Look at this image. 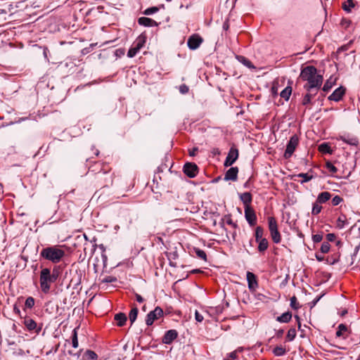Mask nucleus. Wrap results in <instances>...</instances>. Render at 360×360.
<instances>
[{
  "mask_svg": "<svg viewBox=\"0 0 360 360\" xmlns=\"http://www.w3.org/2000/svg\"><path fill=\"white\" fill-rule=\"evenodd\" d=\"M146 43V37L143 35H140L132 46L129 49L127 53V56L129 58H133L134 57L136 53L142 49V47L144 46Z\"/></svg>",
  "mask_w": 360,
  "mask_h": 360,
  "instance_id": "obj_7",
  "label": "nucleus"
},
{
  "mask_svg": "<svg viewBox=\"0 0 360 360\" xmlns=\"http://www.w3.org/2000/svg\"><path fill=\"white\" fill-rule=\"evenodd\" d=\"M268 224H269V231H274L275 230H278V225L276 220L274 217H270L268 218Z\"/></svg>",
  "mask_w": 360,
  "mask_h": 360,
  "instance_id": "obj_30",
  "label": "nucleus"
},
{
  "mask_svg": "<svg viewBox=\"0 0 360 360\" xmlns=\"http://www.w3.org/2000/svg\"><path fill=\"white\" fill-rule=\"evenodd\" d=\"M296 334V330L294 328H291L290 329H289L286 335L287 341H292L295 338Z\"/></svg>",
  "mask_w": 360,
  "mask_h": 360,
  "instance_id": "obj_40",
  "label": "nucleus"
},
{
  "mask_svg": "<svg viewBox=\"0 0 360 360\" xmlns=\"http://www.w3.org/2000/svg\"><path fill=\"white\" fill-rule=\"evenodd\" d=\"M284 333V330L280 329L276 331V336L277 338H281Z\"/></svg>",
  "mask_w": 360,
  "mask_h": 360,
  "instance_id": "obj_58",
  "label": "nucleus"
},
{
  "mask_svg": "<svg viewBox=\"0 0 360 360\" xmlns=\"http://www.w3.org/2000/svg\"><path fill=\"white\" fill-rule=\"evenodd\" d=\"M323 239L322 234H315L312 236L313 242L315 243H320Z\"/></svg>",
  "mask_w": 360,
  "mask_h": 360,
  "instance_id": "obj_52",
  "label": "nucleus"
},
{
  "mask_svg": "<svg viewBox=\"0 0 360 360\" xmlns=\"http://www.w3.org/2000/svg\"><path fill=\"white\" fill-rule=\"evenodd\" d=\"M336 236L334 233H328L326 235V239L328 242H333L335 240Z\"/></svg>",
  "mask_w": 360,
  "mask_h": 360,
  "instance_id": "obj_53",
  "label": "nucleus"
},
{
  "mask_svg": "<svg viewBox=\"0 0 360 360\" xmlns=\"http://www.w3.org/2000/svg\"><path fill=\"white\" fill-rule=\"evenodd\" d=\"M319 202H317L316 201L313 204L312 210H311V214L313 215H317L319 214L321 210L322 207L319 205Z\"/></svg>",
  "mask_w": 360,
  "mask_h": 360,
  "instance_id": "obj_42",
  "label": "nucleus"
},
{
  "mask_svg": "<svg viewBox=\"0 0 360 360\" xmlns=\"http://www.w3.org/2000/svg\"><path fill=\"white\" fill-rule=\"evenodd\" d=\"M331 198V194L328 191L321 192L319 194L316 202L320 204L325 203Z\"/></svg>",
  "mask_w": 360,
  "mask_h": 360,
  "instance_id": "obj_22",
  "label": "nucleus"
},
{
  "mask_svg": "<svg viewBox=\"0 0 360 360\" xmlns=\"http://www.w3.org/2000/svg\"><path fill=\"white\" fill-rule=\"evenodd\" d=\"M355 4L354 3V0H347L342 4V8L347 13L351 11V8H354Z\"/></svg>",
  "mask_w": 360,
  "mask_h": 360,
  "instance_id": "obj_36",
  "label": "nucleus"
},
{
  "mask_svg": "<svg viewBox=\"0 0 360 360\" xmlns=\"http://www.w3.org/2000/svg\"><path fill=\"white\" fill-rule=\"evenodd\" d=\"M292 93V87L290 86H286L280 94L281 98L285 101H288Z\"/></svg>",
  "mask_w": 360,
  "mask_h": 360,
  "instance_id": "obj_29",
  "label": "nucleus"
},
{
  "mask_svg": "<svg viewBox=\"0 0 360 360\" xmlns=\"http://www.w3.org/2000/svg\"><path fill=\"white\" fill-rule=\"evenodd\" d=\"M159 11V8L156 6H153V7H150V8H148L147 9H146L143 12V13L145 15H152L156 12H158Z\"/></svg>",
  "mask_w": 360,
  "mask_h": 360,
  "instance_id": "obj_45",
  "label": "nucleus"
},
{
  "mask_svg": "<svg viewBox=\"0 0 360 360\" xmlns=\"http://www.w3.org/2000/svg\"><path fill=\"white\" fill-rule=\"evenodd\" d=\"M237 358V353L236 351L232 352L229 354V358L224 360H234Z\"/></svg>",
  "mask_w": 360,
  "mask_h": 360,
  "instance_id": "obj_55",
  "label": "nucleus"
},
{
  "mask_svg": "<svg viewBox=\"0 0 360 360\" xmlns=\"http://www.w3.org/2000/svg\"><path fill=\"white\" fill-rule=\"evenodd\" d=\"M114 319L117 321V325L120 327L123 326L127 320L126 314L122 312L116 314Z\"/></svg>",
  "mask_w": 360,
  "mask_h": 360,
  "instance_id": "obj_21",
  "label": "nucleus"
},
{
  "mask_svg": "<svg viewBox=\"0 0 360 360\" xmlns=\"http://www.w3.org/2000/svg\"><path fill=\"white\" fill-rule=\"evenodd\" d=\"M347 314V309H345V310H343V311L341 312L340 316H345V314Z\"/></svg>",
  "mask_w": 360,
  "mask_h": 360,
  "instance_id": "obj_64",
  "label": "nucleus"
},
{
  "mask_svg": "<svg viewBox=\"0 0 360 360\" xmlns=\"http://www.w3.org/2000/svg\"><path fill=\"white\" fill-rule=\"evenodd\" d=\"M339 140L353 146H358L359 143L356 136L350 134L340 136Z\"/></svg>",
  "mask_w": 360,
  "mask_h": 360,
  "instance_id": "obj_16",
  "label": "nucleus"
},
{
  "mask_svg": "<svg viewBox=\"0 0 360 360\" xmlns=\"http://www.w3.org/2000/svg\"><path fill=\"white\" fill-rule=\"evenodd\" d=\"M109 170H111V167L108 164L100 161L94 162L92 165H89L86 176L89 178L104 171Z\"/></svg>",
  "mask_w": 360,
  "mask_h": 360,
  "instance_id": "obj_5",
  "label": "nucleus"
},
{
  "mask_svg": "<svg viewBox=\"0 0 360 360\" xmlns=\"http://www.w3.org/2000/svg\"><path fill=\"white\" fill-rule=\"evenodd\" d=\"M359 250V245L356 246L353 255L355 256Z\"/></svg>",
  "mask_w": 360,
  "mask_h": 360,
  "instance_id": "obj_62",
  "label": "nucleus"
},
{
  "mask_svg": "<svg viewBox=\"0 0 360 360\" xmlns=\"http://www.w3.org/2000/svg\"><path fill=\"white\" fill-rule=\"evenodd\" d=\"M238 155V148L235 146H231L224 161V167L231 166L237 160Z\"/></svg>",
  "mask_w": 360,
  "mask_h": 360,
  "instance_id": "obj_9",
  "label": "nucleus"
},
{
  "mask_svg": "<svg viewBox=\"0 0 360 360\" xmlns=\"http://www.w3.org/2000/svg\"><path fill=\"white\" fill-rule=\"evenodd\" d=\"M178 337V333L176 330H167L164 336L162 337V342L164 344L169 345L171 344L175 339Z\"/></svg>",
  "mask_w": 360,
  "mask_h": 360,
  "instance_id": "obj_14",
  "label": "nucleus"
},
{
  "mask_svg": "<svg viewBox=\"0 0 360 360\" xmlns=\"http://www.w3.org/2000/svg\"><path fill=\"white\" fill-rule=\"evenodd\" d=\"M246 278L250 290L252 292L255 291L258 287V282L256 276L253 273L248 271Z\"/></svg>",
  "mask_w": 360,
  "mask_h": 360,
  "instance_id": "obj_13",
  "label": "nucleus"
},
{
  "mask_svg": "<svg viewBox=\"0 0 360 360\" xmlns=\"http://www.w3.org/2000/svg\"><path fill=\"white\" fill-rule=\"evenodd\" d=\"M163 316V310L160 307H156L154 310L150 311L146 319V323L147 326H151L155 320H158Z\"/></svg>",
  "mask_w": 360,
  "mask_h": 360,
  "instance_id": "obj_8",
  "label": "nucleus"
},
{
  "mask_svg": "<svg viewBox=\"0 0 360 360\" xmlns=\"http://www.w3.org/2000/svg\"><path fill=\"white\" fill-rule=\"evenodd\" d=\"M297 176L303 178V179L300 181L302 184L305 182H308L313 179V176L309 175L307 173H300L297 175Z\"/></svg>",
  "mask_w": 360,
  "mask_h": 360,
  "instance_id": "obj_43",
  "label": "nucleus"
},
{
  "mask_svg": "<svg viewBox=\"0 0 360 360\" xmlns=\"http://www.w3.org/2000/svg\"><path fill=\"white\" fill-rule=\"evenodd\" d=\"M138 22L140 25H143L144 27H156L158 25V23L156 21L147 17L139 18L138 19Z\"/></svg>",
  "mask_w": 360,
  "mask_h": 360,
  "instance_id": "obj_19",
  "label": "nucleus"
},
{
  "mask_svg": "<svg viewBox=\"0 0 360 360\" xmlns=\"http://www.w3.org/2000/svg\"><path fill=\"white\" fill-rule=\"evenodd\" d=\"M245 217L251 226L256 224L257 216L255 210L251 207V206H246V207H245Z\"/></svg>",
  "mask_w": 360,
  "mask_h": 360,
  "instance_id": "obj_12",
  "label": "nucleus"
},
{
  "mask_svg": "<svg viewBox=\"0 0 360 360\" xmlns=\"http://www.w3.org/2000/svg\"><path fill=\"white\" fill-rule=\"evenodd\" d=\"M258 243V251L259 252H265L269 247V242L266 238H264L263 240H260V241L257 242Z\"/></svg>",
  "mask_w": 360,
  "mask_h": 360,
  "instance_id": "obj_26",
  "label": "nucleus"
},
{
  "mask_svg": "<svg viewBox=\"0 0 360 360\" xmlns=\"http://www.w3.org/2000/svg\"><path fill=\"white\" fill-rule=\"evenodd\" d=\"M263 234H264L263 228L261 226H257L255 229V240L257 243L258 241H260V240H263L264 238H263Z\"/></svg>",
  "mask_w": 360,
  "mask_h": 360,
  "instance_id": "obj_31",
  "label": "nucleus"
},
{
  "mask_svg": "<svg viewBox=\"0 0 360 360\" xmlns=\"http://www.w3.org/2000/svg\"><path fill=\"white\" fill-rule=\"evenodd\" d=\"M295 318L296 321H297L298 329H300V328H301L300 318L298 315H295Z\"/></svg>",
  "mask_w": 360,
  "mask_h": 360,
  "instance_id": "obj_59",
  "label": "nucleus"
},
{
  "mask_svg": "<svg viewBox=\"0 0 360 360\" xmlns=\"http://www.w3.org/2000/svg\"><path fill=\"white\" fill-rule=\"evenodd\" d=\"M345 94V88L340 86L336 89L329 96L328 100L334 101L335 102L340 101Z\"/></svg>",
  "mask_w": 360,
  "mask_h": 360,
  "instance_id": "obj_15",
  "label": "nucleus"
},
{
  "mask_svg": "<svg viewBox=\"0 0 360 360\" xmlns=\"http://www.w3.org/2000/svg\"><path fill=\"white\" fill-rule=\"evenodd\" d=\"M226 223L235 228L237 226L236 224L233 221L230 217H229L228 219H226Z\"/></svg>",
  "mask_w": 360,
  "mask_h": 360,
  "instance_id": "obj_56",
  "label": "nucleus"
},
{
  "mask_svg": "<svg viewBox=\"0 0 360 360\" xmlns=\"http://www.w3.org/2000/svg\"><path fill=\"white\" fill-rule=\"evenodd\" d=\"M136 300L138 302L142 303L144 300L143 298L138 293H135Z\"/></svg>",
  "mask_w": 360,
  "mask_h": 360,
  "instance_id": "obj_57",
  "label": "nucleus"
},
{
  "mask_svg": "<svg viewBox=\"0 0 360 360\" xmlns=\"http://www.w3.org/2000/svg\"><path fill=\"white\" fill-rule=\"evenodd\" d=\"M34 305V299L32 297H28L25 302V306L27 308L32 309Z\"/></svg>",
  "mask_w": 360,
  "mask_h": 360,
  "instance_id": "obj_44",
  "label": "nucleus"
},
{
  "mask_svg": "<svg viewBox=\"0 0 360 360\" xmlns=\"http://www.w3.org/2000/svg\"><path fill=\"white\" fill-rule=\"evenodd\" d=\"M317 69L313 65H308L301 70L300 78L307 82L304 89L307 91H314L319 89L322 85L323 75L318 74Z\"/></svg>",
  "mask_w": 360,
  "mask_h": 360,
  "instance_id": "obj_1",
  "label": "nucleus"
},
{
  "mask_svg": "<svg viewBox=\"0 0 360 360\" xmlns=\"http://www.w3.org/2000/svg\"><path fill=\"white\" fill-rule=\"evenodd\" d=\"M286 353V349L282 346H276L273 349V354L276 356H281L285 355Z\"/></svg>",
  "mask_w": 360,
  "mask_h": 360,
  "instance_id": "obj_33",
  "label": "nucleus"
},
{
  "mask_svg": "<svg viewBox=\"0 0 360 360\" xmlns=\"http://www.w3.org/2000/svg\"><path fill=\"white\" fill-rule=\"evenodd\" d=\"M271 237L272 238V240L275 243H279L281 240V236L278 231V230H275L274 231L270 232Z\"/></svg>",
  "mask_w": 360,
  "mask_h": 360,
  "instance_id": "obj_35",
  "label": "nucleus"
},
{
  "mask_svg": "<svg viewBox=\"0 0 360 360\" xmlns=\"http://www.w3.org/2000/svg\"><path fill=\"white\" fill-rule=\"evenodd\" d=\"M316 92L313 93V91H311V92L308 91L303 97L302 104L303 105L307 106L308 104H309L311 103V100L316 95Z\"/></svg>",
  "mask_w": 360,
  "mask_h": 360,
  "instance_id": "obj_27",
  "label": "nucleus"
},
{
  "mask_svg": "<svg viewBox=\"0 0 360 360\" xmlns=\"http://www.w3.org/2000/svg\"><path fill=\"white\" fill-rule=\"evenodd\" d=\"M138 312H139V310L136 307H134L130 311V312L129 314V319L131 322V324H133V323L136 321V319L137 318Z\"/></svg>",
  "mask_w": 360,
  "mask_h": 360,
  "instance_id": "obj_32",
  "label": "nucleus"
},
{
  "mask_svg": "<svg viewBox=\"0 0 360 360\" xmlns=\"http://www.w3.org/2000/svg\"><path fill=\"white\" fill-rule=\"evenodd\" d=\"M238 168L237 167H232L229 168L225 173L224 180L226 181H236L238 179Z\"/></svg>",
  "mask_w": 360,
  "mask_h": 360,
  "instance_id": "obj_17",
  "label": "nucleus"
},
{
  "mask_svg": "<svg viewBox=\"0 0 360 360\" xmlns=\"http://www.w3.org/2000/svg\"><path fill=\"white\" fill-rule=\"evenodd\" d=\"M194 252L198 258L207 262V255L204 250L199 248H194Z\"/></svg>",
  "mask_w": 360,
  "mask_h": 360,
  "instance_id": "obj_37",
  "label": "nucleus"
},
{
  "mask_svg": "<svg viewBox=\"0 0 360 360\" xmlns=\"http://www.w3.org/2000/svg\"><path fill=\"white\" fill-rule=\"evenodd\" d=\"M203 42V39L198 34L190 36L187 41V45L191 50L197 49Z\"/></svg>",
  "mask_w": 360,
  "mask_h": 360,
  "instance_id": "obj_10",
  "label": "nucleus"
},
{
  "mask_svg": "<svg viewBox=\"0 0 360 360\" xmlns=\"http://www.w3.org/2000/svg\"><path fill=\"white\" fill-rule=\"evenodd\" d=\"M240 199L243 202L244 207H246V206H250L252 197L250 193L245 192L240 195Z\"/></svg>",
  "mask_w": 360,
  "mask_h": 360,
  "instance_id": "obj_20",
  "label": "nucleus"
},
{
  "mask_svg": "<svg viewBox=\"0 0 360 360\" xmlns=\"http://www.w3.org/2000/svg\"><path fill=\"white\" fill-rule=\"evenodd\" d=\"M336 82V79H333L332 77H330L328 79L326 80V82H325L323 88H322V90L325 92H328V91L330 90V89L333 87V86L335 84Z\"/></svg>",
  "mask_w": 360,
  "mask_h": 360,
  "instance_id": "obj_25",
  "label": "nucleus"
},
{
  "mask_svg": "<svg viewBox=\"0 0 360 360\" xmlns=\"http://www.w3.org/2000/svg\"><path fill=\"white\" fill-rule=\"evenodd\" d=\"M236 59L240 62L242 64H243L245 66H246L247 68H250V69H255L256 68L253 65V64L252 63V62L248 59L246 57L243 56H236Z\"/></svg>",
  "mask_w": 360,
  "mask_h": 360,
  "instance_id": "obj_24",
  "label": "nucleus"
},
{
  "mask_svg": "<svg viewBox=\"0 0 360 360\" xmlns=\"http://www.w3.org/2000/svg\"><path fill=\"white\" fill-rule=\"evenodd\" d=\"M184 172L189 178H193L198 173V167L193 162H186L184 166Z\"/></svg>",
  "mask_w": 360,
  "mask_h": 360,
  "instance_id": "obj_11",
  "label": "nucleus"
},
{
  "mask_svg": "<svg viewBox=\"0 0 360 360\" xmlns=\"http://www.w3.org/2000/svg\"><path fill=\"white\" fill-rule=\"evenodd\" d=\"M24 324L26 326V328H27V330L30 331L35 330V332L37 333H39V331L41 330V328H37V323L33 319H32L29 317L25 319Z\"/></svg>",
  "mask_w": 360,
  "mask_h": 360,
  "instance_id": "obj_18",
  "label": "nucleus"
},
{
  "mask_svg": "<svg viewBox=\"0 0 360 360\" xmlns=\"http://www.w3.org/2000/svg\"><path fill=\"white\" fill-rule=\"evenodd\" d=\"M326 167L332 173H336L338 171V169L330 162H327Z\"/></svg>",
  "mask_w": 360,
  "mask_h": 360,
  "instance_id": "obj_48",
  "label": "nucleus"
},
{
  "mask_svg": "<svg viewBox=\"0 0 360 360\" xmlns=\"http://www.w3.org/2000/svg\"><path fill=\"white\" fill-rule=\"evenodd\" d=\"M299 143V137L297 134L292 136L287 143L283 157L285 159H289L292 155Z\"/></svg>",
  "mask_w": 360,
  "mask_h": 360,
  "instance_id": "obj_6",
  "label": "nucleus"
},
{
  "mask_svg": "<svg viewBox=\"0 0 360 360\" xmlns=\"http://www.w3.org/2000/svg\"><path fill=\"white\" fill-rule=\"evenodd\" d=\"M40 288L41 291L47 294L51 289V284L56 282L53 276L51 275V270L48 268H44L40 272L39 276Z\"/></svg>",
  "mask_w": 360,
  "mask_h": 360,
  "instance_id": "obj_4",
  "label": "nucleus"
},
{
  "mask_svg": "<svg viewBox=\"0 0 360 360\" xmlns=\"http://www.w3.org/2000/svg\"><path fill=\"white\" fill-rule=\"evenodd\" d=\"M196 151H198V148H194L191 151L189 152V155L191 156H194L195 155Z\"/></svg>",
  "mask_w": 360,
  "mask_h": 360,
  "instance_id": "obj_60",
  "label": "nucleus"
},
{
  "mask_svg": "<svg viewBox=\"0 0 360 360\" xmlns=\"http://www.w3.org/2000/svg\"><path fill=\"white\" fill-rule=\"evenodd\" d=\"M89 184L94 188H105L112 184L113 174L111 170L104 171L89 178Z\"/></svg>",
  "mask_w": 360,
  "mask_h": 360,
  "instance_id": "obj_2",
  "label": "nucleus"
},
{
  "mask_svg": "<svg viewBox=\"0 0 360 360\" xmlns=\"http://www.w3.org/2000/svg\"><path fill=\"white\" fill-rule=\"evenodd\" d=\"M347 220L345 214H341L337 220V226L339 229H343L345 225L347 224Z\"/></svg>",
  "mask_w": 360,
  "mask_h": 360,
  "instance_id": "obj_34",
  "label": "nucleus"
},
{
  "mask_svg": "<svg viewBox=\"0 0 360 360\" xmlns=\"http://www.w3.org/2000/svg\"><path fill=\"white\" fill-rule=\"evenodd\" d=\"M13 311L17 314H20V313L19 308L16 305L14 306Z\"/></svg>",
  "mask_w": 360,
  "mask_h": 360,
  "instance_id": "obj_61",
  "label": "nucleus"
},
{
  "mask_svg": "<svg viewBox=\"0 0 360 360\" xmlns=\"http://www.w3.org/2000/svg\"><path fill=\"white\" fill-rule=\"evenodd\" d=\"M330 245L328 242H323L321 246V252L322 253H327L330 250Z\"/></svg>",
  "mask_w": 360,
  "mask_h": 360,
  "instance_id": "obj_46",
  "label": "nucleus"
},
{
  "mask_svg": "<svg viewBox=\"0 0 360 360\" xmlns=\"http://www.w3.org/2000/svg\"><path fill=\"white\" fill-rule=\"evenodd\" d=\"M319 150L322 153L332 154L333 150L328 143H323L319 146Z\"/></svg>",
  "mask_w": 360,
  "mask_h": 360,
  "instance_id": "obj_28",
  "label": "nucleus"
},
{
  "mask_svg": "<svg viewBox=\"0 0 360 360\" xmlns=\"http://www.w3.org/2000/svg\"><path fill=\"white\" fill-rule=\"evenodd\" d=\"M290 306L292 309L295 310H297L301 307L299 302H297V297L295 295L290 298Z\"/></svg>",
  "mask_w": 360,
  "mask_h": 360,
  "instance_id": "obj_41",
  "label": "nucleus"
},
{
  "mask_svg": "<svg viewBox=\"0 0 360 360\" xmlns=\"http://www.w3.org/2000/svg\"><path fill=\"white\" fill-rule=\"evenodd\" d=\"M347 330V327L343 324L341 323L338 327V330L336 331L335 335L338 338H340L343 335V333Z\"/></svg>",
  "mask_w": 360,
  "mask_h": 360,
  "instance_id": "obj_39",
  "label": "nucleus"
},
{
  "mask_svg": "<svg viewBox=\"0 0 360 360\" xmlns=\"http://www.w3.org/2000/svg\"><path fill=\"white\" fill-rule=\"evenodd\" d=\"M179 90L181 94H187L188 92L189 88H188V86L186 84H181L179 86Z\"/></svg>",
  "mask_w": 360,
  "mask_h": 360,
  "instance_id": "obj_49",
  "label": "nucleus"
},
{
  "mask_svg": "<svg viewBox=\"0 0 360 360\" xmlns=\"http://www.w3.org/2000/svg\"><path fill=\"white\" fill-rule=\"evenodd\" d=\"M195 318L198 322H202L203 321V316L198 311H195Z\"/></svg>",
  "mask_w": 360,
  "mask_h": 360,
  "instance_id": "obj_54",
  "label": "nucleus"
},
{
  "mask_svg": "<svg viewBox=\"0 0 360 360\" xmlns=\"http://www.w3.org/2000/svg\"><path fill=\"white\" fill-rule=\"evenodd\" d=\"M343 201V198L340 195H335L332 199V204L334 206L338 205L340 202Z\"/></svg>",
  "mask_w": 360,
  "mask_h": 360,
  "instance_id": "obj_47",
  "label": "nucleus"
},
{
  "mask_svg": "<svg viewBox=\"0 0 360 360\" xmlns=\"http://www.w3.org/2000/svg\"><path fill=\"white\" fill-rule=\"evenodd\" d=\"M292 313L290 311H286L282 314L281 316H277L276 320L280 323H289L292 319Z\"/></svg>",
  "mask_w": 360,
  "mask_h": 360,
  "instance_id": "obj_23",
  "label": "nucleus"
},
{
  "mask_svg": "<svg viewBox=\"0 0 360 360\" xmlns=\"http://www.w3.org/2000/svg\"><path fill=\"white\" fill-rule=\"evenodd\" d=\"M117 281L116 277L112 276H107L103 279V283H114Z\"/></svg>",
  "mask_w": 360,
  "mask_h": 360,
  "instance_id": "obj_51",
  "label": "nucleus"
},
{
  "mask_svg": "<svg viewBox=\"0 0 360 360\" xmlns=\"http://www.w3.org/2000/svg\"><path fill=\"white\" fill-rule=\"evenodd\" d=\"M59 274H60V272H59V269L58 267H54L52 271H51V275L52 276H53V278L55 279L56 281L58 278Z\"/></svg>",
  "mask_w": 360,
  "mask_h": 360,
  "instance_id": "obj_50",
  "label": "nucleus"
},
{
  "mask_svg": "<svg viewBox=\"0 0 360 360\" xmlns=\"http://www.w3.org/2000/svg\"><path fill=\"white\" fill-rule=\"evenodd\" d=\"M65 251L58 246H49L44 248L40 252V257L51 261L52 263H58L65 256Z\"/></svg>",
  "mask_w": 360,
  "mask_h": 360,
  "instance_id": "obj_3",
  "label": "nucleus"
},
{
  "mask_svg": "<svg viewBox=\"0 0 360 360\" xmlns=\"http://www.w3.org/2000/svg\"><path fill=\"white\" fill-rule=\"evenodd\" d=\"M77 330V328H75L72 330V345L74 348H77L78 345H79Z\"/></svg>",
  "mask_w": 360,
  "mask_h": 360,
  "instance_id": "obj_38",
  "label": "nucleus"
},
{
  "mask_svg": "<svg viewBox=\"0 0 360 360\" xmlns=\"http://www.w3.org/2000/svg\"><path fill=\"white\" fill-rule=\"evenodd\" d=\"M223 28H224V30H227L229 29V23L227 22H225L223 24Z\"/></svg>",
  "mask_w": 360,
  "mask_h": 360,
  "instance_id": "obj_63",
  "label": "nucleus"
}]
</instances>
